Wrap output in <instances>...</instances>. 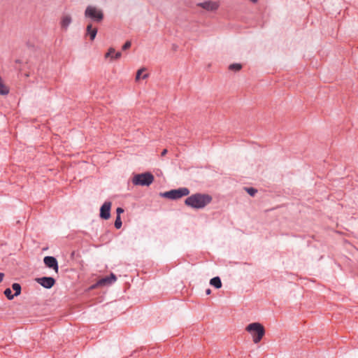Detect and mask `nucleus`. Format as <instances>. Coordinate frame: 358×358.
Listing matches in <instances>:
<instances>
[{"label": "nucleus", "mask_w": 358, "mask_h": 358, "mask_svg": "<svg viewBox=\"0 0 358 358\" xmlns=\"http://www.w3.org/2000/svg\"><path fill=\"white\" fill-rule=\"evenodd\" d=\"M85 17L99 23L103 20V13L101 9L93 6H88L85 10Z\"/></svg>", "instance_id": "obj_4"}, {"label": "nucleus", "mask_w": 358, "mask_h": 358, "mask_svg": "<svg viewBox=\"0 0 358 358\" xmlns=\"http://www.w3.org/2000/svg\"><path fill=\"white\" fill-rule=\"evenodd\" d=\"M245 189L252 196H254L257 192V189L254 187H245Z\"/></svg>", "instance_id": "obj_19"}, {"label": "nucleus", "mask_w": 358, "mask_h": 358, "mask_svg": "<svg viewBox=\"0 0 358 358\" xmlns=\"http://www.w3.org/2000/svg\"><path fill=\"white\" fill-rule=\"evenodd\" d=\"M197 6L201 7L208 11H215L219 8V4L213 1H206L198 3Z\"/></svg>", "instance_id": "obj_10"}, {"label": "nucleus", "mask_w": 358, "mask_h": 358, "mask_svg": "<svg viewBox=\"0 0 358 358\" xmlns=\"http://www.w3.org/2000/svg\"><path fill=\"white\" fill-rule=\"evenodd\" d=\"M210 285L213 286L216 289H219L222 287V281L220 277L216 276L210 279Z\"/></svg>", "instance_id": "obj_13"}, {"label": "nucleus", "mask_w": 358, "mask_h": 358, "mask_svg": "<svg viewBox=\"0 0 358 358\" xmlns=\"http://www.w3.org/2000/svg\"><path fill=\"white\" fill-rule=\"evenodd\" d=\"M9 93V87L3 83L2 78L0 76V94L7 95Z\"/></svg>", "instance_id": "obj_14"}, {"label": "nucleus", "mask_w": 358, "mask_h": 358, "mask_svg": "<svg viewBox=\"0 0 358 358\" xmlns=\"http://www.w3.org/2000/svg\"><path fill=\"white\" fill-rule=\"evenodd\" d=\"M122 225V222L121 220L120 216H116V219L115 220L114 226L117 229H119L121 228Z\"/></svg>", "instance_id": "obj_18"}, {"label": "nucleus", "mask_w": 358, "mask_h": 358, "mask_svg": "<svg viewBox=\"0 0 358 358\" xmlns=\"http://www.w3.org/2000/svg\"><path fill=\"white\" fill-rule=\"evenodd\" d=\"M144 70H145L144 69H141L138 70V71L136 73V80L140 79V76Z\"/></svg>", "instance_id": "obj_23"}, {"label": "nucleus", "mask_w": 358, "mask_h": 358, "mask_svg": "<svg viewBox=\"0 0 358 358\" xmlns=\"http://www.w3.org/2000/svg\"><path fill=\"white\" fill-rule=\"evenodd\" d=\"M36 281L42 287L46 289H50L55 284V280L52 277H42L36 279Z\"/></svg>", "instance_id": "obj_8"}, {"label": "nucleus", "mask_w": 358, "mask_h": 358, "mask_svg": "<svg viewBox=\"0 0 358 358\" xmlns=\"http://www.w3.org/2000/svg\"><path fill=\"white\" fill-rule=\"evenodd\" d=\"M12 289L15 292L14 295L16 296H19L21 294L22 287L19 283L14 282L12 285Z\"/></svg>", "instance_id": "obj_15"}, {"label": "nucleus", "mask_w": 358, "mask_h": 358, "mask_svg": "<svg viewBox=\"0 0 358 358\" xmlns=\"http://www.w3.org/2000/svg\"><path fill=\"white\" fill-rule=\"evenodd\" d=\"M189 190L187 187H180L178 189H171L165 192L160 193V196L172 200L180 199L182 196H187Z\"/></svg>", "instance_id": "obj_5"}, {"label": "nucleus", "mask_w": 358, "mask_h": 358, "mask_svg": "<svg viewBox=\"0 0 358 358\" xmlns=\"http://www.w3.org/2000/svg\"><path fill=\"white\" fill-rule=\"evenodd\" d=\"M111 202L105 201L100 208L99 216L103 220H108L110 217Z\"/></svg>", "instance_id": "obj_7"}, {"label": "nucleus", "mask_w": 358, "mask_h": 358, "mask_svg": "<svg viewBox=\"0 0 358 358\" xmlns=\"http://www.w3.org/2000/svg\"><path fill=\"white\" fill-rule=\"evenodd\" d=\"M252 3H257L258 1V0H250Z\"/></svg>", "instance_id": "obj_29"}, {"label": "nucleus", "mask_w": 358, "mask_h": 358, "mask_svg": "<svg viewBox=\"0 0 358 358\" xmlns=\"http://www.w3.org/2000/svg\"><path fill=\"white\" fill-rule=\"evenodd\" d=\"M213 197L208 194L196 193L185 200V204L194 209H201L211 203Z\"/></svg>", "instance_id": "obj_1"}, {"label": "nucleus", "mask_w": 358, "mask_h": 358, "mask_svg": "<svg viewBox=\"0 0 358 358\" xmlns=\"http://www.w3.org/2000/svg\"><path fill=\"white\" fill-rule=\"evenodd\" d=\"M122 53L121 52H117L113 56H111L112 59H118L121 57Z\"/></svg>", "instance_id": "obj_22"}, {"label": "nucleus", "mask_w": 358, "mask_h": 358, "mask_svg": "<svg viewBox=\"0 0 358 358\" xmlns=\"http://www.w3.org/2000/svg\"><path fill=\"white\" fill-rule=\"evenodd\" d=\"M123 213H124V209L122 208H121V207L117 208V209H116L117 216H120V215Z\"/></svg>", "instance_id": "obj_24"}, {"label": "nucleus", "mask_w": 358, "mask_h": 358, "mask_svg": "<svg viewBox=\"0 0 358 358\" xmlns=\"http://www.w3.org/2000/svg\"><path fill=\"white\" fill-rule=\"evenodd\" d=\"M72 22V18L70 15H66L62 17L61 20L62 29L66 30Z\"/></svg>", "instance_id": "obj_12"}, {"label": "nucleus", "mask_w": 358, "mask_h": 358, "mask_svg": "<svg viewBox=\"0 0 358 358\" xmlns=\"http://www.w3.org/2000/svg\"><path fill=\"white\" fill-rule=\"evenodd\" d=\"M97 34V29L93 27L92 24H89L86 28V36H89L91 41H94Z\"/></svg>", "instance_id": "obj_11"}, {"label": "nucleus", "mask_w": 358, "mask_h": 358, "mask_svg": "<svg viewBox=\"0 0 358 358\" xmlns=\"http://www.w3.org/2000/svg\"><path fill=\"white\" fill-rule=\"evenodd\" d=\"M4 277L3 273H0V282L3 281Z\"/></svg>", "instance_id": "obj_25"}, {"label": "nucleus", "mask_w": 358, "mask_h": 358, "mask_svg": "<svg viewBox=\"0 0 358 358\" xmlns=\"http://www.w3.org/2000/svg\"><path fill=\"white\" fill-rule=\"evenodd\" d=\"M148 77V74H144L142 77L143 79H145Z\"/></svg>", "instance_id": "obj_28"}, {"label": "nucleus", "mask_w": 358, "mask_h": 358, "mask_svg": "<svg viewBox=\"0 0 358 358\" xmlns=\"http://www.w3.org/2000/svg\"><path fill=\"white\" fill-rule=\"evenodd\" d=\"M210 293H211V290H210V289H209V288H208V289H207L206 290V295H209Z\"/></svg>", "instance_id": "obj_26"}, {"label": "nucleus", "mask_w": 358, "mask_h": 358, "mask_svg": "<svg viewBox=\"0 0 358 358\" xmlns=\"http://www.w3.org/2000/svg\"><path fill=\"white\" fill-rule=\"evenodd\" d=\"M154 176L150 172L136 174L132 178L134 185L149 186L154 181Z\"/></svg>", "instance_id": "obj_3"}, {"label": "nucleus", "mask_w": 358, "mask_h": 358, "mask_svg": "<svg viewBox=\"0 0 358 358\" xmlns=\"http://www.w3.org/2000/svg\"><path fill=\"white\" fill-rule=\"evenodd\" d=\"M15 63H19V64H20V63H21V62H20V59H16V60H15Z\"/></svg>", "instance_id": "obj_30"}, {"label": "nucleus", "mask_w": 358, "mask_h": 358, "mask_svg": "<svg viewBox=\"0 0 358 358\" xmlns=\"http://www.w3.org/2000/svg\"><path fill=\"white\" fill-rule=\"evenodd\" d=\"M167 152V150L166 149H164L162 152V155L164 156L166 154Z\"/></svg>", "instance_id": "obj_27"}, {"label": "nucleus", "mask_w": 358, "mask_h": 358, "mask_svg": "<svg viewBox=\"0 0 358 358\" xmlns=\"http://www.w3.org/2000/svg\"><path fill=\"white\" fill-rule=\"evenodd\" d=\"M116 280V275L114 273H111L108 276H106L99 280L95 285L92 286V288L112 285Z\"/></svg>", "instance_id": "obj_6"}, {"label": "nucleus", "mask_w": 358, "mask_h": 358, "mask_svg": "<svg viewBox=\"0 0 358 358\" xmlns=\"http://www.w3.org/2000/svg\"><path fill=\"white\" fill-rule=\"evenodd\" d=\"M3 293L5 296L7 297V299L9 300H12L15 296H16L15 295H14V294L12 293V291L10 288H6L4 290Z\"/></svg>", "instance_id": "obj_17"}, {"label": "nucleus", "mask_w": 358, "mask_h": 358, "mask_svg": "<svg viewBox=\"0 0 358 358\" xmlns=\"http://www.w3.org/2000/svg\"><path fill=\"white\" fill-rule=\"evenodd\" d=\"M246 331L252 335L255 343H258L265 334L264 327L259 322H253L248 324L246 327Z\"/></svg>", "instance_id": "obj_2"}, {"label": "nucleus", "mask_w": 358, "mask_h": 358, "mask_svg": "<svg viewBox=\"0 0 358 358\" xmlns=\"http://www.w3.org/2000/svg\"><path fill=\"white\" fill-rule=\"evenodd\" d=\"M115 53V49L113 48H110L108 49V52L105 55V57L107 58V57H109L111 56H113V55Z\"/></svg>", "instance_id": "obj_20"}, {"label": "nucleus", "mask_w": 358, "mask_h": 358, "mask_svg": "<svg viewBox=\"0 0 358 358\" xmlns=\"http://www.w3.org/2000/svg\"><path fill=\"white\" fill-rule=\"evenodd\" d=\"M242 65L241 64L235 63L230 64L229 69L231 71H238L241 69Z\"/></svg>", "instance_id": "obj_16"}, {"label": "nucleus", "mask_w": 358, "mask_h": 358, "mask_svg": "<svg viewBox=\"0 0 358 358\" xmlns=\"http://www.w3.org/2000/svg\"><path fill=\"white\" fill-rule=\"evenodd\" d=\"M43 262L48 268L53 269L56 273L58 272V262L55 257L46 256L43 259Z\"/></svg>", "instance_id": "obj_9"}, {"label": "nucleus", "mask_w": 358, "mask_h": 358, "mask_svg": "<svg viewBox=\"0 0 358 358\" xmlns=\"http://www.w3.org/2000/svg\"><path fill=\"white\" fill-rule=\"evenodd\" d=\"M131 45V43L129 41H127L123 45H122V50H126L129 49Z\"/></svg>", "instance_id": "obj_21"}]
</instances>
